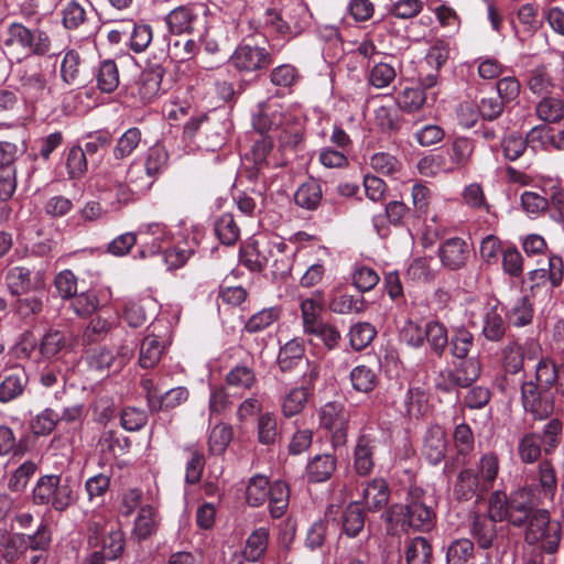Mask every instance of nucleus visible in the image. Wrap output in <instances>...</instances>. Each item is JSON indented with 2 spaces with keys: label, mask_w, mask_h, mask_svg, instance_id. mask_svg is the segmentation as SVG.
Returning a JSON list of instances; mask_svg holds the SVG:
<instances>
[{
  "label": "nucleus",
  "mask_w": 564,
  "mask_h": 564,
  "mask_svg": "<svg viewBox=\"0 0 564 564\" xmlns=\"http://www.w3.org/2000/svg\"><path fill=\"white\" fill-rule=\"evenodd\" d=\"M252 127L260 134L278 133L283 151H296L304 141V126L300 112L275 98L257 104L251 116Z\"/></svg>",
  "instance_id": "obj_1"
},
{
  "label": "nucleus",
  "mask_w": 564,
  "mask_h": 564,
  "mask_svg": "<svg viewBox=\"0 0 564 564\" xmlns=\"http://www.w3.org/2000/svg\"><path fill=\"white\" fill-rule=\"evenodd\" d=\"M539 506L544 505L528 487L512 491L509 497L501 490L494 491L489 497L490 514L517 528L528 524Z\"/></svg>",
  "instance_id": "obj_2"
},
{
  "label": "nucleus",
  "mask_w": 564,
  "mask_h": 564,
  "mask_svg": "<svg viewBox=\"0 0 564 564\" xmlns=\"http://www.w3.org/2000/svg\"><path fill=\"white\" fill-rule=\"evenodd\" d=\"M389 520L410 527L417 531H429L435 523V511L432 499L425 491L416 486L408 490L403 505H393L389 509Z\"/></svg>",
  "instance_id": "obj_3"
},
{
  "label": "nucleus",
  "mask_w": 564,
  "mask_h": 564,
  "mask_svg": "<svg viewBox=\"0 0 564 564\" xmlns=\"http://www.w3.org/2000/svg\"><path fill=\"white\" fill-rule=\"evenodd\" d=\"M31 497L35 506L64 512L76 502V485L68 477L43 475L36 480Z\"/></svg>",
  "instance_id": "obj_4"
},
{
  "label": "nucleus",
  "mask_w": 564,
  "mask_h": 564,
  "mask_svg": "<svg viewBox=\"0 0 564 564\" xmlns=\"http://www.w3.org/2000/svg\"><path fill=\"white\" fill-rule=\"evenodd\" d=\"M3 53L11 55L17 62L29 55H45L51 50V40L40 29H29L19 22L10 23L3 39Z\"/></svg>",
  "instance_id": "obj_5"
},
{
  "label": "nucleus",
  "mask_w": 564,
  "mask_h": 564,
  "mask_svg": "<svg viewBox=\"0 0 564 564\" xmlns=\"http://www.w3.org/2000/svg\"><path fill=\"white\" fill-rule=\"evenodd\" d=\"M562 527L556 520H551L546 509H538L530 518L525 529V541L539 545L546 553L557 551L561 542Z\"/></svg>",
  "instance_id": "obj_6"
},
{
  "label": "nucleus",
  "mask_w": 564,
  "mask_h": 564,
  "mask_svg": "<svg viewBox=\"0 0 564 564\" xmlns=\"http://www.w3.org/2000/svg\"><path fill=\"white\" fill-rule=\"evenodd\" d=\"M308 12L302 3H292L278 11L268 9L264 15V24L271 26L282 35H297L306 26Z\"/></svg>",
  "instance_id": "obj_7"
},
{
  "label": "nucleus",
  "mask_w": 564,
  "mask_h": 564,
  "mask_svg": "<svg viewBox=\"0 0 564 564\" xmlns=\"http://www.w3.org/2000/svg\"><path fill=\"white\" fill-rule=\"evenodd\" d=\"M480 371L481 366L477 358L462 359L454 367H447L438 372L435 387L445 392L467 388L479 378Z\"/></svg>",
  "instance_id": "obj_8"
},
{
  "label": "nucleus",
  "mask_w": 564,
  "mask_h": 564,
  "mask_svg": "<svg viewBox=\"0 0 564 564\" xmlns=\"http://www.w3.org/2000/svg\"><path fill=\"white\" fill-rule=\"evenodd\" d=\"M555 389L539 386L529 380L521 387V400L527 412L536 420L549 417L554 411Z\"/></svg>",
  "instance_id": "obj_9"
},
{
  "label": "nucleus",
  "mask_w": 564,
  "mask_h": 564,
  "mask_svg": "<svg viewBox=\"0 0 564 564\" xmlns=\"http://www.w3.org/2000/svg\"><path fill=\"white\" fill-rule=\"evenodd\" d=\"M229 62L239 72L252 73L270 66L272 56L264 47L239 44L230 55Z\"/></svg>",
  "instance_id": "obj_10"
},
{
  "label": "nucleus",
  "mask_w": 564,
  "mask_h": 564,
  "mask_svg": "<svg viewBox=\"0 0 564 564\" xmlns=\"http://www.w3.org/2000/svg\"><path fill=\"white\" fill-rule=\"evenodd\" d=\"M319 424L330 433L333 446H343L347 441L348 421L338 403L328 402L319 412Z\"/></svg>",
  "instance_id": "obj_11"
},
{
  "label": "nucleus",
  "mask_w": 564,
  "mask_h": 564,
  "mask_svg": "<svg viewBox=\"0 0 564 564\" xmlns=\"http://www.w3.org/2000/svg\"><path fill=\"white\" fill-rule=\"evenodd\" d=\"M379 445V438L371 433H362L357 437L352 456L354 468L359 476H368L372 471Z\"/></svg>",
  "instance_id": "obj_12"
},
{
  "label": "nucleus",
  "mask_w": 564,
  "mask_h": 564,
  "mask_svg": "<svg viewBox=\"0 0 564 564\" xmlns=\"http://www.w3.org/2000/svg\"><path fill=\"white\" fill-rule=\"evenodd\" d=\"M438 257L443 267L456 271L464 268L468 262L470 247L463 238H448L438 247Z\"/></svg>",
  "instance_id": "obj_13"
},
{
  "label": "nucleus",
  "mask_w": 564,
  "mask_h": 564,
  "mask_svg": "<svg viewBox=\"0 0 564 564\" xmlns=\"http://www.w3.org/2000/svg\"><path fill=\"white\" fill-rule=\"evenodd\" d=\"M488 511V514H475L470 524L469 533L476 541L478 547L489 550L497 546V522Z\"/></svg>",
  "instance_id": "obj_14"
},
{
  "label": "nucleus",
  "mask_w": 564,
  "mask_h": 564,
  "mask_svg": "<svg viewBox=\"0 0 564 564\" xmlns=\"http://www.w3.org/2000/svg\"><path fill=\"white\" fill-rule=\"evenodd\" d=\"M138 235L141 237L140 256L142 258L148 254H154L160 251L162 243L171 238V232L164 224L151 223L142 225L138 229Z\"/></svg>",
  "instance_id": "obj_15"
},
{
  "label": "nucleus",
  "mask_w": 564,
  "mask_h": 564,
  "mask_svg": "<svg viewBox=\"0 0 564 564\" xmlns=\"http://www.w3.org/2000/svg\"><path fill=\"white\" fill-rule=\"evenodd\" d=\"M446 433L440 425L431 426L424 436L422 454L431 465L440 464L446 456Z\"/></svg>",
  "instance_id": "obj_16"
},
{
  "label": "nucleus",
  "mask_w": 564,
  "mask_h": 564,
  "mask_svg": "<svg viewBox=\"0 0 564 564\" xmlns=\"http://www.w3.org/2000/svg\"><path fill=\"white\" fill-rule=\"evenodd\" d=\"M160 513L151 505L142 506L134 519L131 535L137 541H145L154 535L160 525Z\"/></svg>",
  "instance_id": "obj_17"
},
{
  "label": "nucleus",
  "mask_w": 564,
  "mask_h": 564,
  "mask_svg": "<svg viewBox=\"0 0 564 564\" xmlns=\"http://www.w3.org/2000/svg\"><path fill=\"white\" fill-rule=\"evenodd\" d=\"M539 482L536 485L527 486L532 490L534 496L539 498V500L545 505L547 502H552L556 489H557V480L554 467L547 460H544L539 466Z\"/></svg>",
  "instance_id": "obj_18"
},
{
  "label": "nucleus",
  "mask_w": 564,
  "mask_h": 564,
  "mask_svg": "<svg viewBox=\"0 0 564 564\" xmlns=\"http://www.w3.org/2000/svg\"><path fill=\"white\" fill-rule=\"evenodd\" d=\"M7 285L12 294L20 295L43 286L44 282L40 273L34 280L31 279V271L24 267H13L8 270L6 276Z\"/></svg>",
  "instance_id": "obj_19"
},
{
  "label": "nucleus",
  "mask_w": 564,
  "mask_h": 564,
  "mask_svg": "<svg viewBox=\"0 0 564 564\" xmlns=\"http://www.w3.org/2000/svg\"><path fill=\"white\" fill-rule=\"evenodd\" d=\"M28 383L23 368L15 367L0 375V402H9L22 394Z\"/></svg>",
  "instance_id": "obj_20"
},
{
  "label": "nucleus",
  "mask_w": 564,
  "mask_h": 564,
  "mask_svg": "<svg viewBox=\"0 0 564 564\" xmlns=\"http://www.w3.org/2000/svg\"><path fill=\"white\" fill-rule=\"evenodd\" d=\"M528 139L545 151H564V128L554 130L547 126H538L530 130Z\"/></svg>",
  "instance_id": "obj_21"
},
{
  "label": "nucleus",
  "mask_w": 564,
  "mask_h": 564,
  "mask_svg": "<svg viewBox=\"0 0 564 564\" xmlns=\"http://www.w3.org/2000/svg\"><path fill=\"white\" fill-rule=\"evenodd\" d=\"M389 495L387 481L383 478H376L367 484L362 497L367 509L375 512L388 505Z\"/></svg>",
  "instance_id": "obj_22"
},
{
  "label": "nucleus",
  "mask_w": 564,
  "mask_h": 564,
  "mask_svg": "<svg viewBox=\"0 0 564 564\" xmlns=\"http://www.w3.org/2000/svg\"><path fill=\"white\" fill-rule=\"evenodd\" d=\"M26 551L23 533H11L0 530V557L11 563L20 558Z\"/></svg>",
  "instance_id": "obj_23"
},
{
  "label": "nucleus",
  "mask_w": 564,
  "mask_h": 564,
  "mask_svg": "<svg viewBox=\"0 0 564 564\" xmlns=\"http://www.w3.org/2000/svg\"><path fill=\"white\" fill-rule=\"evenodd\" d=\"M336 470V458L329 454L314 456L306 466L307 478L312 482H323Z\"/></svg>",
  "instance_id": "obj_24"
},
{
  "label": "nucleus",
  "mask_w": 564,
  "mask_h": 564,
  "mask_svg": "<svg viewBox=\"0 0 564 564\" xmlns=\"http://www.w3.org/2000/svg\"><path fill=\"white\" fill-rule=\"evenodd\" d=\"M130 358V350H127L126 355L113 356V354L110 350L106 348H100L89 355L88 365L91 369L98 371H104L107 369H112L113 371H117L121 369Z\"/></svg>",
  "instance_id": "obj_25"
},
{
  "label": "nucleus",
  "mask_w": 564,
  "mask_h": 564,
  "mask_svg": "<svg viewBox=\"0 0 564 564\" xmlns=\"http://www.w3.org/2000/svg\"><path fill=\"white\" fill-rule=\"evenodd\" d=\"M451 159V162L457 170L465 169L471 161L475 142L466 137H458L453 140L449 147L445 150Z\"/></svg>",
  "instance_id": "obj_26"
},
{
  "label": "nucleus",
  "mask_w": 564,
  "mask_h": 564,
  "mask_svg": "<svg viewBox=\"0 0 564 564\" xmlns=\"http://www.w3.org/2000/svg\"><path fill=\"white\" fill-rule=\"evenodd\" d=\"M163 75L164 72L160 66L152 67L142 73L139 85V95L143 102H150L159 96Z\"/></svg>",
  "instance_id": "obj_27"
},
{
  "label": "nucleus",
  "mask_w": 564,
  "mask_h": 564,
  "mask_svg": "<svg viewBox=\"0 0 564 564\" xmlns=\"http://www.w3.org/2000/svg\"><path fill=\"white\" fill-rule=\"evenodd\" d=\"M564 376V364L560 367L551 358H542L535 365V376L533 382L541 387L555 389L558 378Z\"/></svg>",
  "instance_id": "obj_28"
},
{
  "label": "nucleus",
  "mask_w": 564,
  "mask_h": 564,
  "mask_svg": "<svg viewBox=\"0 0 564 564\" xmlns=\"http://www.w3.org/2000/svg\"><path fill=\"white\" fill-rule=\"evenodd\" d=\"M269 543V531L265 528H258L251 532L246 541L243 558L248 562H258L265 553Z\"/></svg>",
  "instance_id": "obj_29"
},
{
  "label": "nucleus",
  "mask_w": 564,
  "mask_h": 564,
  "mask_svg": "<svg viewBox=\"0 0 564 564\" xmlns=\"http://www.w3.org/2000/svg\"><path fill=\"white\" fill-rule=\"evenodd\" d=\"M535 115L544 122L555 123L564 119V101L554 96H544L535 105Z\"/></svg>",
  "instance_id": "obj_30"
},
{
  "label": "nucleus",
  "mask_w": 564,
  "mask_h": 564,
  "mask_svg": "<svg viewBox=\"0 0 564 564\" xmlns=\"http://www.w3.org/2000/svg\"><path fill=\"white\" fill-rule=\"evenodd\" d=\"M164 345L155 334H148L141 343L139 362L142 368L154 367L163 352Z\"/></svg>",
  "instance_id": "obj_31"
},
{
  "label": "nucleus",
  "mask_w": 564,
  "mask_h": 564,
  "mask_svg": "<svg viewBox=\"0 0 564 564\" xmlns=\"http://www.w3.org/2000/svg\"><path fill=\"white\" fill-rule=\"evenodd\" d=\"M98 546L101 547L98 551L99 554L109 561L116 560L121 555L124 547V539L122 531L117 524H112L109 528V533L99 540Z\"/></svg>",
  "instance_id": "obj_32"
},
{
  "label": "nucleus",
  "mask_w": 564,
  "mask_h": 564,
  "mask_svg": "<svg viewBox=\"0 0 564 564\" xmlns=\"http://www.w3.org/2000/svg\"><path fill=\"white\" fill-rule=\"evenodd\" d=\"M196 15L187 7H178L166 15V24L171 33L180 35L193 31Z\"/></svg>",
  "instance_id": "obj_33"
},
{
  "label": "nucleus",
  "mask_w": 564,
  "mask_h": 564,
  "mask_svg": "<svg viewBox=\"0 0 564 564\" xmlns=\"http://www.w3.org/2000/svg\"><path fill=\"white\" fill-rule=\"evenodd\" d=\"M290 499V490L288 485L282 480H275L270 486L268 495L269 510L273 518H280L286 511Z\"/></svg>",
  "instance_id": "obj_34"
},
{
  "label": "nucleus",
  "mask_w": 564,
  "mask_h": 564,
  "mask_svg": "<svg viewBox=\"0 0 564 564\" xmlns=\"http://www.w3.org/2000/svg\"><path fill=\"white\" fill-rule=\"evenodd\" d=\"M122 26L129 30L127 39L129 40L130 48L135 53L143 52L152 41V30L148 24H137L128 20L122 21Z\"/></svg>",
  "instance_id": "obj_35"
},
{
  "label": "nucleus",
  "mask_w": 564,
  "mask_h": 564,
  "mask_svg": "<svg viewBox=\"0 0 564 564\" xmlns=\"http://www.w3.org/2000/svg\"><path fill=\"white\" fill-rule=\"evenodd\" d=\"M304 357V346L301 339L293 338L281 347L278 356V364L282 371H290L296 365L302 362Z\"/></svg>",
  "instance_id": "obj_36"
},
{
  "label": "nucleus",
  "mask_w": 564,
  "mask_h": 564,
  "mask_svg": "<svg viewBox=\"0 0 564 564\" xmlns=\"http://www.w3.org/2000/svg\"><path fill=\"white\" fill-rule=\"evenodd\" d=\"M432 545L423 536L409 541L405 547L406 564H432Z\"/></svg>",
  "instance_id": "obj_37"
},
{
  "label": "nucleus",
  "mask_w": 564,
  "mask_h": 564,
  "mask_svg": "<svg viewBox=\"0 0 564 564\" xmlns=\"http://www.w3.org/2000/svg\"><path fill=\"white\" fill-rule=\"evenodd\" d=\"M479 484L481 481L474 470L469 468L463 469L458 473L454 484V496L458 500H469L475 496Z\"/></svg>",
  "instance_id": "obj_38"
},
{
  "label": "nucleus",
  "mask_w": 564,
  "mask_h": 564,
  "mask_svg": "<svg viewBox=\"0 0 564 564\" xmlns=\"http://www.w3.org/2000/svg\"><path fill=\"white\" fill-rule=\"evenodd\" d=\"M365 527V513L360 502L349 503L343 512V530L349 538H355Z\"/></svg>",
  "instance_id": "obj_39"
},
{
  "label": "nucleus",
  "mask_w": 564,
  "mask_h": 564,
  "mask_svg": "<svg viewBox=\"0 0 564 564\" xmlns=\"http://www.w3.org/2000/svg\"><path fill=\"white\" fill-rule=\"evenodd\" d=\"M322 187L312 180L302 184L294 194L295 204L302 208L316 209L322 200Z\"/></svg>",
  "instance_id": "obj_40"
},
{
  "label": "nucleus",
  "mask_w": 564,
  "mask_h": 564,
  "mask_svg": "<svg viewBox=\"0 0 564 564\" xmlns=\"http://www.w3.org/2000/svg\"><path fill=\"white\" fill-rule=\"evenodd\" d=\"M274 249L278 254L282 256L286 249V245L279 242L268 249L270 257L265 254V249H253L247 251L245 254L243 263L252 271H261L262 269L270 265L271 258L275 257Z\"/></svg>",
  "instance_id": "obj_41"
},
{
  "label": "nucleus",
  "mask_w": 564,
  "mask_h": 564,
  "mask_svg": "<svg viewBox=\"0 0 564 564\" xmlns=\"http://www.w3.org/2000/svg\"><path fill=\"white\" fill-rule=\"evenodd\" d=\"M21 88L26 99L35 101L42 99L51 89L46 78L41 73H26L21 77Z\"/></svg>",
  "instance_id": "obj_42"
},
{
  "label": "nucleus",
  "mask_w": 564,
  "mask_h": 564,
  "mask_svg": "<svg viewBox=\"0 0 564 564\" xmlns=\"http://www.w3.org/2000/svg\"><path fill=\"white\" fill-rule=\"evenodd\" d=\"M99 189L106 194L105 199H110L107 194H113L116 202L120 205L128 204L133 200L135 195L141 194L139 191H133V186H130L129 182L122 183L111 178H105L99 184Z\"/></svg>",
  "instance_id": "obj_43"
},
{
  "label": "nucleus",
  "mask_w": 564,
  "mask_h": 564,
  "mask_svg": "<svg viewBox=\"0 0 564 564\" xmlns=\"http://www.w3.org/2000/svg\"><path fill=\"white\" fill-rule=\"evenodd\" d=\"M215 232L223 245L232 246L240 237V228L230 213L220 215L215 221Z\"/></svg>",
  "instance_id": "obj_44"
},
{
  "label": "nucleus",
  "mask_w": 564,
  "mask_h": 564,
  "mask_svg": "<svg viewBox=\"0 0 564 564\" xmlns=\"http://www.w3.org/2000/svg\"><path fill=\"white\" fill-rule=\"evenodd\" d=\"M127 182L133 186V191L142 194L153 185L155 178L141 161L134 160L127 171Z\"/></svg>",
  "instance_id": "obj_45"
},
{
  "label": "nucleus",
  "mask_w": 564,
  "mask_h": 564,
  "mask_svg": "<svg viewBox=\"0 0 564 564\" xmlns=\"http://www.w3.org/2000/svg\"><path fill=\"white\" fill-rule=\"evenodd\" d=\"M506 333V323L498 306L490 307L484 315L482 334L488 340L498 341Z\"/></svg>",
  "instance_id": "obj_46"
},
{
  "label": "nucleus",
  "mask_w": 564,
  "mask_h": 564,
  "mask_svg": "<svg viewBox=\"0 0 564 564\" xmlns=\"http://www.w3.org/2000/svg\"><path fill=\"white\" fill-rule=\"evenodd\" d=\"M188 398V390L184 387H176L167 390L164 394L150 398V410L161 411L173 409L184 403Z\"/></svg>",
  "instance_id": "obj_47"
},
{
  "label": "nucleus",
  "mask_w": 564,
  "mask_h": 564,
  "mask_svg": "<svg viewBox=\"0 0 564 564\" xmlns=\"http://www.w3.org/2000/svg\"><path fill=\"white\" fill-rule=\"evenodd\" d=\"M474 542L467 538L452 541L446 550L447 564H467L474 556Z\"/></svg>",
  "instance_id": "obj_48"
},
{
  "label": "nucleus",
  "mask_w": 564,
  "mask_h": 564,
  "mask_svg": "<svg viewBox=\"0 0 564 564\" xmlns=\"http://www.w3.org/2000/svg\"><path fill=\"white\" fill-rule=\"evenodd\" d=\"M97 86L102 93H112L119 86V70L112 59H105L100 63L97 75Z\"/></svg>",
  "instance_id": "obj_49"
},
{
  "label": "nucleus",
  "mask_w": 564,
  "mask_h": 564,
  "mask_svg": "<svg viewBox=\"0 0 564 564\" xmlns=\"http://www.w3.org/2000/svg\"><path fill=\"white\" fill-rule=\"evenodd\" d=\"M527 86L534 95H547L552 91L554 83L546 67L539 65L528 72Z\"/></svg>",
  "instance_id": "obj_50"
},
{
  "label": "nucleus",
  "mask_w": 564,
  "mask_h": 564,
  "mask_svg": "<svg viewBox=\"0 0 564 564\" xmlns=\"http://www.w3.org/2000/svg\"><path fill=\"white\" fill-rule=\"evenodd\" d=\"M427 95L421 87H406L397 98V104L400 109L405 112H414L420 110L427 102Z\"/></svg>",
  "instance_id": "obj_51"
},
{
  "label": "nucleus",
  "mask_w": 564,
  "mask_h": 564,
  "mask_svg": "<svg viewBox=\"0 0 564 564\" xmlns=\"http://www.w3.org/2000/svg\"><path fill=\"white\" fill-rule=\"evenodd\" d=\"M349 378L352 388L362 393L371 392L378 383V377L375 370L365 365L352 368Z\"/></svg>",
  "instance_id": "obj_52"
},
{
  "label": "nucleus",
  "mask_w": 564,
  "mask_h": 564,
  "mask_svg": "<svg viewBox=\"0 0 564 564\" xmlns=\"http://www.w3.org/2000/svg\"><path fill=\"white\" fill-rule=\"evenodd\" d=\"M533 307L528 296L518 297L510 306L507 316L511 325L523 327L533 319Z\"/></svg>",
  "instance_id": "obj_53"
},
{
  "label": "nucleus",
  "mask_w": 564,
  "mask_h": 564,
  "mask_svg": "<svg viewBox=\"0 0 564 564\" xmlns=\"http://www.w3.org/2000/svg\"><path fill=\"white\" fill-rule=\"evenodd\" d=\"M308 394V388L304 386L290 390L282 401V412L284 416L291 417L301 413L305 408Z\"/></svg>",
  "instance_id": "obj_54"
},
{
  "label": "nucleus",
  "mask_w": 564,
  "mask_h": 564,
  "mask_svg": "<svg viewBox=\"0 0 564 564\" xmlns=\"http://www.w3.org/2000/svg\"><path fill=\"white\" fill-rule=\"evenodd\" d=\"M280 315L281 311L276 306L263 308L250 316L245 324V330L250 334L262 332L275 323Z\"/></svg>",
  "instance_id": "obj_55"
},
{
  "label": "nucleus",
  "mask_w": 564,
  "mask_h": 564,
  "mask_svg": "<svg viewBox=\"0 0 564 564\" xmlns=\"http://www.w3.org/2000/svg\"><path fill=\"white\" fill-rule=\"evenodd\" d=\"M477 466L479 471L478 477L481 481V486L485 489L492 487L500 469V463L497 454L492 452L485 453L480 456Z\"/></svg>",
  "instance_id": "obj_56"
},
{
  "label": "nucleus",
  "mask_w": 564,
  "mask_h": 564,
  "mask_svg": "<svg viewBox=\"0 0 564 564\" xmlns=\"http://www.w3.org/2000/svg\"><path fill=\"white\" fill-rule=\"evenodd\" d=\"M142 133L139 128L132 127L124 131L117 140L113 156L122 160L130 156L141 142Z\"/></svg>",
  "instance_id": "obj_57"
},
{
  "label": "nucleus",
  "mask_w": 564,
  "mask_h": 564,
  "mask_svg": "<svg viewBox=\"0 0 564 564\" xmlns=\"http://www.w3.org/2000/svg\"><path fill=\"white\" fill-rule=\"evenodd\" d=\"M375 123L383 132H395L401 127L398 108L383 105L375 109Z\"/></svg>",
  "instance_id": "obj_58"
},
{
  "label": "nucleus",
  "mask_w": 564,
  "mask_h": 564,
  "mask_svg": "<svg viewBox=\"0 0 564 564\" xmlns=\"http://www.w3.org/2000/svg\"><path fill=\"white\" fill-rule=\"evenodd\" d=\"M80 55L75 50L65 52L61 62V78L67 85H75L78 83L80 75Z\"/></svg>",
  "instance_id": "obj_59"
},
{
  "label": "nucleus",
  "mask_w": 564,
  "mask_h": 564,
  "mask_svg": "<svg viewBox=\"0 0 564 564\" xmlns=\"http://www.w3.org/2000/svg\"><path fill=\"white\" fill-rule=\"evenodd\" d=\"M518 452L520 459L525 464L536 462L542 452V437L536 433L525 434L519 442Z\"/></svg>",
  "instance_id": "obj_60"
},
{
  "label": "nucleus",
  "mask_w": 564,
  "mask_h": 564,
  "mask_svg": "<svg viewBox=\"0 0 564 564\" xmlns=\"http://www.w3.org/2000/svg\"><path fill=\"white\" fill-rule=\"evenodd\" d=\"M270 484L265 476L257 475L253 476L248 484L246 490L247 502L251 507H259L263 505L268 495L270 494Z\"/></svg>",
  "instance_id": "obj_61"
},
{
  "label": "nucleus",
  "mask_w": 564,
  "mask_h": 564,
  "mask_svg": "<svg viewBox=\"0 0 564 564\" xmlns=\"http://www.w3.org/2000/svg\"><path fill=\"white\" fill-rule=\"evenodd\" d=\"M169 152L161 143H155L145 153L144 161L142 162L148 171L156 178L167 166Z\"/></svg>",
  "instance_id": "obj_62"
},
{
  "label": "nucleus",
  "mask_w": 564,
  "mask_h": 564,
  "mask_svg": "<svg viewBox=\"0 0 564 564\" xmlns=\"http://www.w3.org/2000/svg\"><path fill=\"white\" fill-rule=\"evenodd\" d=\"M232 440V427L225 423L216 424L208 436V448L214 455L223 454Z\"/></svg>",
  "instance_id": "obj_63"
},
{
  "label": "nucleus",
  "mask_w": 564,
  "mask_h": 564,
  "mask_svg": "<svg viewBox=\"0 0 564 564\" xmlns=\"http://www.w3.org/2000/svg\"><path fill=\"white\" fill-rule=\"evenodd\" d=\"M226 382L232 388L250 390L256 384L257 377L252 368L238 365L227 373Z\"/></svg>",
  "instance_id": "obj_64"
}]
</instances>
